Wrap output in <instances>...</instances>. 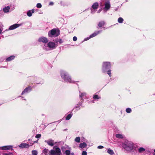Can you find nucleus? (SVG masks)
Here are the masks:
<instances>
[{
  "label": "nucleus",
  "mask_w": 155,
  "mask_h": 155,
  "mask_svg": "<svg viewBox=\"0 0 155 155\" xmlns=\"http://www.w3.org/2000/svg\"><path fill=\"white\" fill-rule=\"evenodd\" d=\"M37 141H35V142H34V143H35V142L37 143Z\"/></svg>",
  "instance_id": "nucleus-46"
},
{
  "label": "nucleus",
  "mask_w": 155,
  "mask_h": 155,
  "mask_svg": "<svg viewBox=\"0 0 155 155\" xmlns=\"http://www.w3.org/2000/svg\"><path fill=\"white\" fill-rule=\"evenodd\" d=\"M70 155H74V154L73 153H71Z\"/></svg>",
  "instance_id": "nucleus-45"
},
{
  "label": "nucleus",
  "mask_w": 155,
  "mask_h": 155,
  "mask_svg": "<svg viewBox=\"0 0 155 155\" xmlns=\"http://www.w3.org/2000/svg\"><path fill=\"white\" fill-rule=\"evenodd\" d=\"M111 67V64L109 62H104L103 65V71L110 68Z\"/></svg>",
  "instance_id": "nucleus-5"
},
{
  "label": "nucleus",
  "mask_w": 155,
  "mask_h": 155,
  "mask_svg": "<svg viewBox=\"0 0 155 155\" xmlns=\"http://www.w3.org/2000/svg\"><path fill=\"white\" fill-rule=\"evenodd\" d=\"M10 7L8 6H5V8H3V10H9L11 9Z\"/></svg>",
  "instance_id": "nucleus-31"
},
{
  "label": "nucleus",
  "mask_w": 155,
  "mask_h": 155,
  "mask_svg": "<svg viewBox=\"0 0 155 155\" xmlns=\"http://www.w3.org/2000/svg\"><path fill=\"white\" fill-rule=\"evenodd\" d=\"M123 147L126 150L129 151L134 148L133 144L131 142H128L123 145Z\"/></svg>",
  "instance_id": "nucleus-3"
},
{
  "label": "nucleus",
  "mask_w": 155,
  "mask_h": 155,
  "mask_svg": "<svg viewBox=\"0 0 155 155\" xmlns=\"http://www.w3.org/2000/svg\"><path fill=\"white\" fill-rule=\"evenodd\" d=\"M95 11L96 10H91V12L92 14L94 13H95Z\"/></svg>",
  "instance_id": "nucleus-41"
},
{
  "label": "nucleus",
  "mask_w": 155,
  "mask_h": 155,
  "mask_svg": "<svg viewBox=\"0 0 155 155\" xmlns=\"http://www.w3.org/2000/svg\"><path fill=\"white\" fill-rule=\"evenodd\" d=\"M54 3L52 2H50L49 3V5H53Z\"/></svg>",
  "instance_id": "nucleus-40"
},
{
  "label": "nucleus",
  "mask_w": 155,
  "mask_h": 155,
  "mask_svg": "<svg viewBox=\"0 0 155 155\" xmlns=\"http://www.w3.org/2000/svg\"><path fill=\"white\" fill-rule=\"evenodd\" d=\"M145 149L143 147H140L138 149V151L140 153H142L143 151H145Z\"/></svg>",
  "instance_id": "nucleus-22"
},
{
  "label": "nucleus",
  "mask_w": 155,
  "mask_h": 155,
  "mask_svg": "<svg viewBox=\"0 0 155 155\" xmlns=\"http://www.w3.org/2000/svg\"><path fill=\"white\" fill-rule=\"evenodd\" d=\"M154 152H155V149L154 150Z\"/></svg>",
  "instance_id": "nucleus-47"
},
{
  "label": "nucleus",
  "mask_w": 155,
  "mask_h": 155,
  "mask_svg": "<svg viewBox=\"0 0 155 155\" xmlns=\"http://www.w3.org/2000/svg\"><path fill=\"white\" fill-rule=\"evenodd\" d=\"M31 88L30 87L27 88L25 89L24 91L22 92L21 94L23 95L25 93L31 91Z\"/></svg>",
  "instance_id": "nucleus-15"
},
{
  "label": "nucleus",
  "mask_w": 155,
  "mask_h": 155,
  "mask_svg": "<svg viewBox=\"0 0 155 155\" xmlns=\"http://www.w3.org/2000/svg\"><path fill=\"white\" fill-rule=\"evenodd\" d=\"M45 142L47 143L48 144L51 146H53L55 143L54 140L52 139H49L48 140H45Z\"/></svg>",
  "instance_id": "nucleus-8"
},
{
  "label": "nucleus",
  "mask_w": 155,
  "mask_h": 155,
  "mask_svg": "<svg viewBox=\"0 0 155 155\" xmlns=\"http://www.w3.org/2000/svg\"><path fill=\"white\" fill-rule=\"evenodd\" d=\"M104 148V147L102 146H101V145H100V146H98L97 147V148L98 149H102Z\"/></svg>",
  "instance_id": "nucleus-38"
},
{
  "label": "nucleus",
  "mask_w": 155,
  "mask_h": 155,
  "mask_svg": "<svg viewBox=\"0 0 155 155\" xmlns=\"http://www.w3.org/2000/svg\"><path fill=\"white\" fill-rule=\"evenodd\" d=\"M9 12V10H0V13H8Z\"/></svg>",
  "instance_id": "nucleus-30"
},
{
  "label": "nucleus",
  "mask_w": 155,
  "mask_h": 155,
  "mask_svg": "<svg viewBox=\"0 0 155 155\" xmlns=\"http://www.w3.org/2000/svg\"><path fill=\"white\" fill-rule=\"evenodd\" d=\"M2 31V29L1 28H0V34H1V33Z\"/></svg>",
  "instance_id": "nucleus-44"
},
{
  "label": "nucleus",
  "mask_w": 155,
  "mask_h": 155,
  "mask_svg": "<svg viewBox=\"0 0 155 155\" xmlns=\"http://www.w3.org/2000/svg\"><path fill=\"white\" fill-rule=\"evenodd\" d=\"M131 111V109L129 108H127L126 109V111L127 113H130Z\"/></svg>",
  "instance_id": "nucleus-29"
},
{
  "label": "nucleus",
  "mask_w": 155,
  "mask_h": 155,
  "mask_svg": "<svg viewBox=\"0 0 155 155\" xmlns=\"http://www.w3.org/2000/svg\"><path fill=\"white\" fill-rule=\"evenodd\" d=\"M34 12V10H29L27 13V14L28 16L30 17L32 15V14Z\"/></svg>",
  "instance_id": "nucleus-17"
},
{
  "label": "nucleus",
  "mask_w": 155,
  "mask_h": 155,
  "mask_svg": "<svg viewBox=\"0 0 155 155\" xmlns=\"http://www.w3.org/2000/svg\"><path fill=\"white\" fill-rule=\"evenodd\" d=\"M21 24H15L11 25L9 28V30H12L15 29L16 28L21 26Z\"/></svg>",
  "instance_id": "nucleus-9"
},
{
  "label": "nucleus",
  "mask_w": 155,
  "mask_h": 155,
  "mask_svg": "<svg viewBox=\"0 0 155 155\" xmlns=\"http://www.w3.org/2000/svg\"><path fill=\"white\" fill-rule=\"evenodd\" d=\"M80 140V138L79 137H77L75 139V141L77 143H79Z\"/></svg>",
  "instance_id": "nucleus-25"
},
{
  "label": "nucleus",
  "mask_w": 155,
  "mask_h": 155,
  "mask_svg": "<svg viewBox=\"0 0 155 155\" xmlns=\"http://www.w3.org/2000/svg\"><path fill=\"white\" fill-rule=\"evenodd\" d=\"M38 41L40 42H42L44 43H46L48 41V39L47 38L44 37H41L38 39Z\"/></svg>",
  "instance_id": "nucleus-11"
},
{
  "label": "nucleus",
  "mask_w": 155,
  "mask_h": 155,
  "mask_svg": "<svg viewBox=\"0 0 155 155\" xmlns=\"http://www.w3.org/2000/svg\"><path fill=\"white\" fill-rule=\"evenodd\" d=\"M98 3L97 2L94 3L92 5V7L94 9H97L98 7Z\"/></svg>",
  "instance_id": "nucleus-14"
},
{
  "label": "nucleus",
  "mask_w": 155,
  "mask_h": 155,
  "mask_svg": "<svg viewBox=\"0 0 155 155\" xmlns=\"http://www.w3.org/2000/svg\"><path fill=\"white\" fill-rule=\"evenodd\" d=\"M86 146V143H85L84 142L83 143H81L80 144L79 147L81 148H83L85 147Z\"/></svg>",
  "instance_id": "nucleus-18"
},
{
  "label": "nucleus",
  "mask_w": 155,
  "mask_h": 155,
  "mask_svg": "<svg viewBox=\"0 0 155 155\" xmlns=\"http://www.w3.org/2000/svg\"><path fill=\"white\" fill-rule=\"evenodd\" d=\"M14 58V56H11L10 57L7 58L6 59V60L7 61H11Z\"/></svg>",
  "instance_id": "nucleus-20"
},
{
  "label": "nucleus",
  "mask_w": 155,
  "mask_h": 155,
  "mask_svg": "<svg viewBox=\"0 0 155 155\" xmlns=\"http://www.w3.org/2000/svg\"><path fill=\"white\" fill-rule=\"evenodd\" d=\"M59 33H57V31L55 29H52L48 33V36L50 37H57L59 35Z\"/></svg>",
  "instance_id": "nucleus-4"
},
{
  "label": "nucleus",
  "mask_w": 155,
  "mask_h": 155,
  "mask_svg": "<svg viewBox=\"0 0 155 155\" xmlns=\"http://www.w3.org/2000/svg\"><path fill=\"white\" fill-rule=\"evenodd\" d=\"M73 40L74 41H75L77 40V38L76 37L74 36L73 38Z\"/></svg>",
  "instance_id": "nucleus-37"
},
{
  "label": "nucleus",
  "mask_w": 155,
  "mask_h": 155,
  "mask_svg": "<svg viewBox=\"0 0 155 155\" xmlns=\"http://www.w3.org/2000/svg\"><path fill=\"white\" fill-rule=\"evenodd\" d=\"M107 152L111 155H113L114 154L113 150H111L110 148H108L107 149Z\"/></svg>",
  "instance_id": "nucleus-16"
},
{
  "label": "nucleus",
  "mask_w": 155,
  "mask_h": 155,
  "mask_svg": "<svg viewBox=\"0 0 155 155\" xmlns=\"http://www.w3.org/2000/svg\"><path fill=\"white\" fill-rule=\"evenodd\" d=\"M36 6L38 8H40L41 7L42 5L41 3H38L37 4Z\"/></svg>",
  "instance_id": "nucleus-32"
},
{
  "label": "nucleus",
  "mask_w": 155,
  "mask_h": 155,
  "mask_svg": "<svg viewBox=\"0 0 155 155\" xmlns=\"http://www.w3.org/2000/svg\"><path fill=\"white\" fill-rule=\"evenodd\" d=\"M93 98L94 99H98L100 98L97 95H95L93 96Z\"/></svg>",
  "instance_id": "nucleus-33"
},
{
  "label": "nucleus",
  "mask_w": 155,
  "mask_h": 155,
  "mask_svg": "<svg viewBox=\"0 0 155 155\" xmlns=\"http://www.w3.org/2000/svg\"><path fill=\"white\" fill-rule=\"evenodd\" d=\"M61 75L62 78L64 79L65 81L71 83L74 82L71 78L68 76L67 73L64 71H61Z\"/></svg>",
  "instance_id": "nucleus-1"
},
{
  "label": "nucleus",
  "mask_w": 155,
  "mask_h": 155,
  "mask_svg": "<svg viewBox=\"0 0 155 155\" xmlns=\"http://www.w3.org/2000/svg\"><path fill=\"white\" fill-rule=\"evenodd\" d=\"M107 74L109 75V76L110 77L111 75V71L110 70H109L107 71Z\"/></svg>",
  "instance_id": "nucleus-39"
},
{
  "label": "nucleus",
  "mask_w": 155,
  "mask_h": 155,
  "mask_svg": "<svg viewBox=\"0 0 155 155\" xmlns=\"http://www.w3.org/2000/svg\"><path fill=\"white\" fill-rule=\"evenodd\" d=\"M65 148V149H67L65 151V154L66 155H70L71 153V148L67 145H65L64 147H62V149L63 151L64 149Z\"/></svg>",
  "instance_id": "nucleus-6"
},
{
  "label": "nucleus",
  "mask_w": 155,
  "mask_h": 155,
  "mask_svg": "<svg viewBox=\"0 0 155 155\" xmlns=\"http://www.w3.org/2000/svg\"><path fill=\"white\" fill-rule=\"evenodd\" d=\"M110 5L109 2H107L105 4V8L107 10L110 8Z\"/></svg>",
  "instance_id": "nucleus-19"
},
{
  "label": "nucleus",
  "mask_w": 155,
  "mask_h": 155,
  "mask_svg": "<svg viewBox=\"0 0 155 155\" xmlns=\"http://www.w3.org/2000/svg\"><path fill=\"white\" fill-rule=\"evenodd\" d=\"M58 42H59L60 44L62 42V41L61 39H60L59 41H58Z\"/></svg>",
  "instance_id": "nucleus-42"
},
{
  "label": "nucleus",
  "mask_w": 155,
  "mask_h": 155,
  "mask_svg": "<svg viewBox=\"0 0 155 155\" xmlns=\"http://www.w3.org/2000/svg\"><path fill=\"white\" fill-rule=\"evenodd\" d=\"M48 150L47 149L45 148V149L43 151V153L45 155H47L48 154Z\"/></svg>",
  "instance_id": "nucleus-21"
},
{
  "label": "nucleus",
  "mask_w": 155,
  "mask_h": 155,
  "mask_svg": "<svg viewBox=\"0 0 155 155\" xmlns=\"http://www.w3.org/2000/svg\"><path fill=\"white\" fill-rule=\"evenodd\" d=\"M123 21V19L122 18L120 17L118 19V21L119 23H122Z\"/></svg>",
  "instance_id": "nucleus-27"
},
{
  "label": "nucleus",
  "mask_w": 155,
  "mask_h": 155,
  "mask_svg": "<svg viewBox=\"0 0 155 155\" xmlns=\"http://www.w3.org/2000/svg\"><path fill=\"white\" fill-rule=\"evenodd\" d=\"M85 93H81L80 94V97H83V98H85L84 96H85Z\"/></svg>",
  "instance_id": "nucleus-34"
},
{
  "label": "nucleus",
  "mask_w": 155,
  "mask_h": 155,
  "mask_svg": "<svg viewBox=\"0 0 155 155\" xmlns=\"http://www.w3.org/2000/svg\"><path fill=\"white\" fill-rule=\"evenodd\" d=\"M104 24V22L103 21L100 22L99 23L98 26L99 27H101L103 26Z\"/></svg>",
  "instance_id": "nucleus-23"
},
{
  "label": "nucleus",
  "mask_w": 155,
  "mask_h": 155,
  "mask_svg": "<svg viewBox=\"0 0 155 155\" xmlns=\"http://www.w3.org/2000/svg\"><path fill=\"white\" fill-rule=\"evenodd\" d=\"M100 12H101V10H98L97 12V13H99Z\"/></svg>",
  "instance_id": "nucleus-43"
},
{
  "label": "nucleus",
  "mask_w": 155,
  "mask_h": 155,
  "mask_svg": "<svg viewBox=\"0 0 155 155\" xmlns=\"http://www.w3.org/2000/svg\"><path fill=\"white\" fill-rule=\"evenodd\" d=\"M38 152L36 150H33L32 151V155H37Z\"/></svg>",
  "instance_id": "nucleus-26"
},
{
  "label": "nucleus",
  "mask_w": 155,
  "mask_h": 155,
  "mask_svg": "<svg viewBox=\"0 0 155 155\" xmlns=\"http://www.w3.org/2000/svg\"><path fill=\"white\" fill-rule=\"evenodd\" d=\"M29 147V145L28 144L26 143H21L19 146V147L21 148H28Z\"/></svg>",
  "instance_id": "nucleus-13"
},
{
  "label": "nucleus",
  "mask_w": 155,
  "mask_h": 155,
  "mask_svg": "<svg viewBox=\"0 0 155 155\" xmlns=\"http://www.w3.org/2000/svg\"><path fill=\"white\" fill-rule=\"evenodd\" d=\"M116 136L117 138H123V137L122 135L120 134H116Z\"/></svg>",
  "instance_id": "nucleus-28"
},
{
  "label": "nucleus",
  "mask_w": 155,
  "mask_h": 155,
  "mask_svg": "<svg viewBox=\"0 0 155 155\" xmlns=\"http://www.w3.org/2000/svg\"><path fill=\"white\" fill-rule=\"evenodd\" d=\"M101 32V31H98L95 32H94V33H93L89 37H87V38L85 39L84 40H87L89 39L90 38H92L94 37L95 36H96L97 34H99L100 32Z\"/></svg>",
  "instance_id": "nucleus-7"
},
{
  "label": "nucleus",
  "mask_w": 155,
  "mask_h": 155,
  "mask_svg": "<svg viewBox=\"0 0 155 155\" xmlns=\"http://www.w3.org/2000/svg\"><path fill=\"white\" fill-rule=\"evenodd\" d=\"M41 136V135L40 134H37L35 136V137L38 138H40Z\"/></svg>",
  "instance_id": "nucleus-35"
},
{
  "label": "nucleus",
  "mask_w": 155,
  "mask_h": 155,
  "mask_svg": "<svg viewBox=\"0 0 155 155\" xmlns=\"http://www.w3.org/2000/svg\"><path fill=\"white\" fill-rule=\"evenodd\" d=\"M48 47L51 48H54L56 47L55 43L53 42H50L48 44Z\"/></svg>",
  "instance_id": "nucleus-10"
},
{
  "label": "nucleus",
  "mask_w": 155,
  "mask_h": 155,
  "mask_svg": "<svg viewBox=\"0 0 155 155\" xmlns=\"http://www.w3.org/2000/svg\"><path fill=\"white\" fill-rule=\"evenodd\" d=\"M87 155V153L86 151H83L82 153V155Z\"/></svg>",
  "instance_id": "nucleus-36"
},
{
  "label": "nucleus",
  "mask_w": 155,
  "mask_h": 155,
  "mask_svg": "<svg viewBox=\"0 0 155 155\" xmlns=\"http://www.w3.org/2000/svg\"><path fill=\"white\" fill-rule=\"evenodd\" d=\"M12 148V146H7L2 147L0 148L2 150H7L11 149Z\"/></svg>",
  "instance_id": "nucleus-12"
},
{
  "label": "nucleus",
  "mask_w": 155,
  "mask_h": 155,
  "mask_svg": "<svg viewBox=\"0 0 155 155\" xmlns=\"http://www.w3.org/2000/svg\"><path fill=\"white\" fill-rule=\"evenodd\" d=\"M53 149L50 151L49 155H61V150L59 148L54 147Z\"/></svg>",
  "instance_id": "nucleus-2"
},
{
  "label": "nucleus",
  "mask_w": 155,
  "mask_h": 155,
  "mask_svg": "<svg viewBox=\"0 0 155 155\" xmlns=\"http://www.w3.org/2000/svg\"><path fill=\"white\" fill-rule=\"evenodd\" d=\"M72 114H68L66 117V120H69L71 117Z\"/></svg>",
  "instance_id": "nucleus-24"
}]
</instances>
